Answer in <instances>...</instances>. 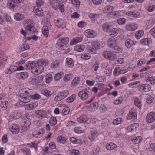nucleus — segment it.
I'll return each mask as SVG.
<instances>
[{
  "label": "nucleus",
  "instance_id": "obj_1",
  "mask_svg": "<svg viewBox=\"0 0 155 155\" xmlns=\"http://www.w3.org/2000/svg\"><path fill=\"white\" fill-rule=\"evenodd\" d=\"M29 90L27 88L21 89L19 90L18 98L21 102L26 103L30 101L31 98L29 92Z\"/></svg>",
  "mask_w": 155,
  "mask_h": 155
},
{
  "label": "nucleus",
  "instance_id": "obj_2",
  "mask_svg": "<svg viewBox=\"0 0 155 155\" xmlns=\"http://www.w3.org/2000/svg\"><path fill=\"white\" fill-rule=\"evenodd\" d=\"M69 39L67 37H64L59 39L57 42V48L60 50H64L66 48L65 45L69 41Z\"/></svg>",
  "mask_w": 155,
  "mask_h": 155
},
{
  "label": "nucleus",
  "instance_id": "obj_3",
  "mask_svg": "<svg viewBox=\"0 0 155 155\" xmlns=\"http://www.w3.org/2000/svg\"><path fill=\"white\" fill-rule=\"evenodd\" d=\"M33 68L31 69V72L34 75H39L42 73L44 70V68L41 65H39L37 62L33 64Z\"/></svg>",
  "mask_w": 155,
  "mask_h": 155
},
{
  "label": "nucleus",
  "instance_id": "obj_4",
  "mask_svg": "<svg viewBox=\"0 0 155 155\" xmlns=\"http://www.w3.org/2000/svg\"><path fill=\"white\" fill-rule=\"evenodd\" d=\"M91 95V91L87 88L80 91L78 93V96L83 100H87Z\"/></svg>",
  "mask_w": 155,
  "mask_h": 155
},
{
  "label": "nucleus",
  "instance_id": "obj_5",
  "mask_svg": "<svg viewBox=\"0 0 155 155\" xmlns=\"http://www.w3.org/2000/svg\"><path fill=\"white\" fill-rule=\"evenodd\" d=\"M69 94V91L68 90H65L62 91L58 93L54 98V100L55 101H60L66 97Z\"/></svg>",
  "mask_w": 155,
  "mask_h": 155
},
{
  "label": "nucleus",
  "instance_id": "obj_6",
  "mask_svg": "<svg viewBox=\"0 0 155 155\" xmlns=\"http://www.w3.org/2000/svg\"><path fill=\"white\" fill-rule=\"evenodd\" d=\"M43 77L42 75L38 76H32L29 79V82L32 84L36 85L41 83L42 81Z\"/></svg>",
  "mask_w": 155,
  "mask_h": 155
},
{
  "label": "nucleus",
  "instance_id": "obj_7",
  "mask_svg": "<svg viewBox=\"0 0 155 155\" xmlns=\"http://www.w3.org/2000/svg\"><path fill=\"white\" fill-rule=\"evenodd\" d=\"M24 26L25 30L31 32L34 26V23L31 20H26L24 22Z\"/></svg>",
  "mask_w": 155,
  "mask_h": 155
},
{
  "label": "nucleus",
  "instance_id": "obj_8",
  "mask_svg": "<svg viewBox=\"0 0 155 155\" xmlns=\"http://www.w3.org/2000/svg\"><path fill=\"white\" fill-rule=\"evenodd\" d=\"M8 128L11 132L14 134H17L20 132V127L16 124H12L9 125Z\"/></svg>",
  "mask_w": 155,
  "mask_h": 155
},
{
  "label": "nucleus",
  "instance_id": "obj_9",
  "mask_svg": "<svg viewBox=\"0 0 155 155\" xmlns=\"http://www.w3.org/2000/svg\"><path fill=\"white\" fill-rule=\"evenodd\" d=\"M35 115L38 119H43L47 117V112L43 110H36L35 112Z\"/></svg>",
  "mask_w": 155,
  "mask_h": 155
},
{
  "label": "nucleus",
  "instance_id": "obj_10",
  "mask_svg": "<svg viewBox=\"0 0 155 155\" xmlns=\"http://www.w3.org/2000/svg\"><path fill=\"white\" fill-rule=\"evenodd\" d=\"M137 113L135 110L132 109L127 114L126 118L128 120L134 121L137 119Z\"/></svg>",
  "mask_w": 155,
  "mask_h": 155
},
{
  "label": "nucleus",
  "instance_id": "obj_11",
  "mask_svg": "<svg viewBox=\"0 0 155 155\" xmlns=\"http://www.w3.org/2000/svg\"><path fill=\"white\" fill-rule=\"evenodd\" d=\"M84 35L87 38H93L96 36L97 32L92 29H87L85 31Z\"/></svg>",
  "mask_w": 155,
  "mask_h": 155
},
{
  "label": "nucleus",
  "instance_id": "obj_12",
  "mask_svg": "<svg viewBox=\"0 0 155 155\" xmlns=\"http://www.w3.org/2000/svg\"><path fill=\"white\" fill-rule=\"evenodd\" d=\"M103 55L105 58H108L111 61L114 60L116 57V55L115 54H113L110 51L104 52L103 53Z\"/></svg>",
  "mask_w": 155,
  "mask_h": 155
},
{
  "label": "nucleus",
  "instance_id": "obj_13",
  "mask_svg": "<svg viewBox=\"0 0 155 155\" xmlns=\"http://www.w3.org/2000/svg\"><path fill=\"white\" fill-rule=\"evenodd\" d=\"M146 121L148 123H150L155 121V113L151 112L148 113L146 116Z\"/></svg>",
  "mask_w": 155,
  "mask_h": 155
},
{
  "label": "nucleus",
  "instance_id": "obj_14",
  "mask_svg": "<svg viewBox=\"0 0 155 155\" xmlns=\"http://www.w3.org/2000/svg\"><path fill=\"white\" fill-rule=\"evenodd\" d=\"M138 28L137 24L134 22H131L126 25L125 28L127 31H131L137 29Z\"/></svg>",
  "mask_w": 155,
  "mask_h": 155
},
{
  "label": "nucleus",
  "instance_id": "obj_15",
  "mask_svg": "<svg viewBox=\"0 0 155 155\" xmlns=\"http://www.w3.org/2000/svg\"><path fill=\"white\" fill-rule=\"evenodd\" d=\"M139 91L141 92H147L151 89L150 86L147 84L142 83L140 85L139 88Z\"/></svg>",
  "mask_w": 155,
  "mask_h": 155
},
{
  "label": "nucleus",
  "instance_id": "obj_16",
  "mask_svg": "<svg viewBox=\"0 0 155 155\" xmlns=\"http://www.w3.org/2000/svg\"><path fill=\"white\" fill-rule=\"evenodd\" d=\"M125 14V11L124 10L112 12L110 14V16L112 18H115L120 16H124Z\"/></svg>",
  "mask_w": 155,
  "mask_h": 155
},
{
  "label": "nucleus",
  "instance_id": "obj_17",
  "mask_svg": "<svg viewBox=\"0 0 155 155\" xmlns=\"http://www.w3.org/2000/svg\"><path fill=\"white\" fill-rule=\"evenodd\" d=\"M44 131L42 129H39L34 130L33 132V135L34 137L37 138H40L44 134Z\"/></svg>",
  "mask_w": 155,
  "mask_h": 155
},
{
  "label": "nucleus",
  "instance_id": "obj_18",
  "mask_svg": "<svg viewBox=\"0 0 155 155\" xmlns=\"http://www.w3.org/2000/svg\"><path fill=\"white\" fill-rule=\"evenodd\" d=\"M93 47L94 48L97 50L101 48L105 45L104 43L96 41H92L89 42Z\"/></svg>",
  "mask_w": 155,
  "mask_h": 155
},
{
  "label": "nucleus",
  "instance_id": "obj_19",
  "mask_svg": "<svg viewBox=\"0 0 155 155\" xmlns=\"http://www.w3.org/2000/svg\"><path fill=\"white\" fill-rule=\"evenodd\" d=\"M38 105V104L37 102H34L25 105L24 107L26 110L30 111L35 109Z\"/></svg>",
  "mask_w": 155,
  "mask_h": 155
},
{
  "label": "nucleus",
  "instance_id": "obj_20",
  "mask_svg": "<svg viewBox=\"0 0 155 155\" xmlns=\"http://www.w3.org/2000/svg\"><path fill=\"white\" fill-rule=\"evenodd\" d=\"M8 57L6 55H4L0 59V69L4 68L8 61Z\"/></svg>",
  "mask_w": 155,
  "mask_h": 155
},
{
  "label": "nucleus",
  "instance_id": "obj_21",
  "mask_svg": "<svg viewBox=\"0 0 155 155\" xmlns=\"http://www.w3.org/2000/svg\"><path fill=\"white\" fill-rule=\"evenodd\" d=\"M107 43L109 47L113 48L118 45L116 40L114 38H109L107 41Z\"/></svg>",
  "mask_w": 155,
  "mask_h": 155
},
{
  "label": "nucleus",
  "instance_id": "obj_22",
  "mask_svg": "<svg viewBox=\"0 0 155 155\" xmlns=\"http://www.w3.org/2000/svg\"><path fill=\"white\" fill-rule=\"evenodd\" d=\"M33 10L35 14L38 17L42 16L43 15V11L42 9L38 7H34Z\"/></svg>",
  "mask_w": 155,
  "mask_h": 155
},
{
  "label": "nucleus",
  "instance_id": "obj_23",
  "mask_svg": "<svg viewBox=\"0 0 155 155\" xmlns=\"http://www.w3.org/2000/svg\"><path fill=\"white\" fill-rule=\"evenodd\" d=\"M113 26L112 23L111 22H106L102 25L103 31L106 32H109L110 30V28Z\"/></svg>",
  "mask_w": 155,
  "mask_h": 155
},
{
  "label": "nucleus",
  "instance_id": "obj_24",
  "mask_svg": "<svg viewBox=\"0 0 155 155\" xmlns=\"http://www.w3.org/2000/svg\"><path fill=\"white\" fill-rule=\"evenodd\" d=\"M55 23L56 25L58 28H64L66 27L65 21L61 19L57 20Z\"/></svg>",
  "mask_w": 155,
  "mask_h": 155
},
{
  "label": "nucleus",
  "instance_id": "obj_25",
  "mask_svg": "<svg viewBox=\"0 0 155 155\" xmlns=\"http://www.w3.org/2000/svg\"><path fill=\"white\" fill-rule=\"evenodd\" d=\"M154 21V18L150 17L145 21L146 27L148 28L151 27L153 25Z\"/></svg>",
  "mask_w": 155,
  "mask_h": 155
},
{
  "label": "nucleus",
  "instance_id": "obj_26",
  "mask_svg": "<svg viewBox=\"0 0 155 155\" xmlns=\"http://www.w3.org/2000/svg\"><path fill=\"white\" fill-rule=\"evenodd\" d=\"M16 6V4L13 0H8L6 4L7 7L11 10H13Z\"/></svg>",
  "mask_w": 155,
  "mask_h": 155
},
{
  "label": "nucleus",
  "instance_id": "obj_27",
  "mask_svg": "<svg viewBox=\"0 0 155 155\" xmlns=\"http://www.w3.org/2000/svg\"><path fill=\"white\" fill-rule=\"evenodd\" d=\"M139 126V124L137 123H134L129 126L126 130L129 132L135 131Z\"/></svg>",
  "mask_w": 155,
  "mask_h": 155
},
{
  "label": "nucleus",
  "instance_id": "obj_28",
  "mask_svg": "<svg viewBox=\"0 0 155 155\" xmlns=\"http://www.w3.org/2000/svg\"><path fill=\"white\" fill-rule=\"evenodd\" d=\"M29 76V74L26 72H22L18 73L17 77L20 79L24 80Z\"/></svg>",
  "mask_w": 155,
  "mask_h": 155
},
{
  "label": "nucleus",
  "instance_id": "obj_29",
  "mask_svg": "<svg viewBox=\"0 0 155 155\" xmlns=\"http://www.w3.org/2000/svg\"><path fill=\"white\" fill-rule=\"evenodd\" d=\"M65 64L66 66L67 67L72 68L74 65L73 60L70 58H67L65 60Z\"/></svg>",
  "mask_w": 155,
  "mask_h": 155
},
{
  "label": "nucleus",
  "instance_id": "obj_30",
  "mask_svg": "<svg viewBox=\"0 0 155 155\" xmlns=\"http://www.w3.org/2000/svg\"><path fill=\"white\" fill-rule=\"evenodd\" d=\"M17 71V66L15 65H12L7 68L5 71V73L10 74L13 72Z\"/></svg>",
  "mask_w": 155,
  "mask_h": 155
},
{
  "label": "nucleus",
  "instance_id": "obj_31",
  "mask_svg": "<svg viewBox=\"0 0 155 155\" xmlns=\"http://www.w3.org/2000/svg\"><path fill=\"white\" fill-rule=\"evenodd\" d=\"M113 9V6L110 5L104 7L103 10V11L104 13H108L110 15Z\"/></svg>",
  "mask_w": 155,
  "mask_h": 155
},
{
  "label": "nucleus",
  "instance_id": "obj_32",
  "mask_svg": "<svg viewBox=\"0 0 155 155\" xmlns=\"http://www.w3.org/2000/svg\"><path fill=\"white\" fill-rule=\"evenodd\" d=\"M85 48V46L82 44L78 45L74 47V50L77 52H83Z\"/></svg>",
  "mask_w": 155,
  "mask_h": 155
},
{
  "label": "nucleus",
  "instance_id": "obj_33",
  "mask_svg": "<svg viewBox=\"0 0 155 155\" xmlns=\"http://www.w3.org/2000/svg\"><path fill=\"white\" fill-rule=\"evenodd\" d=\"M120 29H117V28H113L110 29L108 32L110 35L111 37H114L116 36L119 32V30Z\"/></svg>",
  "mask_w": 155,
  "mask_h": 155
},
{
  "label": "nucleus",
  "instance_id": "obj_34",
  "mask_svg": "<svg viewBox=\"0 0 155 155\" xmlns=\"http://www.w3.org/2000/svg\"><path fill=\"white\" fill-rule=\"evenodd\" d=\"M24 15L20 13L15 14L14 15V19L17 21H20L22 20L24 18Z\"/></svg>",
  "mask_w": 155,
  "mask_h": 155
},
{
  "label": "nucleus",
  "instance_id": "obj_35",
  "mask_svg": "<svg viewBox=\"0 0 155 155\" xmlns=\"http://www.w3.org/2000/svg\"><path fill=\"white\" fill-rule=\"evenodd\" d=\"M83 39L82 37H77L72 39L71 41L70 44L72 45L81 41Z\"/></svg>",
  "mask_w": 155,
  "mask_h": 155
},
{
  "label": "nucleus",
  "instance_id": "obj_36",
  "mask_svg": "<svg viewBox=\"0 0 155 155\" xmlns=\"http://www.w3.org/2000/svg\"><path fill=\"white\" fill-rule=\"evenodd\" d=\"M98 103L96 102L91 104L88 107V110L91 111L96 110L97 108Z\"/></svg>",
  "mask_w": 155,
  "mask_h": 155
},
{
  "label": "nucleus",
  "instance_id": "obj_37",
  "mask_svg": "<svg viewBox=\"0 0 155 155\" xmlns=\"http://www.w3.org/2000/svg\"><path fill=\"white\" fill-rule=\"evenodd\" d=\"M152 42L150 38H143L140 41V44L144 45H149Z\"/></svg>",
  "mask_w": 155,
  "mask_h": 155
},
{
  "label": "nucleus",
  "instance_id": "obj_38",
  "mask_svg": "<svg viewBox=\"0 0 155 155\" xmlns=\"http://www.w3.org/2000/svg\"><path fill=\"white\" fill-rule=\"evenodd\" d=\"M80 78L78 77H76L72 80L71 85L72 87L78 85L80 83Z\"/></svg>",
  "mask_w": 155,
  "mask_h": 155
},
{
  "label": "nucleus",
  "instance_id": "obj_39",
  "mask_svg": "<svg viewBox=\"0 0 155 155\" xmlns=\"http://www.w3.org/2000/svg\"><path fill=\"white\" fill-rule=\"evenodd\" d=\"M36 62L43 67L47 66L49 64L48 61L45 59H41L38 60Z\"/></svg>",
  "mask_w": 155,
  "mask_h": 155
},
{
  "label": "nucleus",
  "instance_id": "obj_40",
  "mask_svg": "<svg viewBox=\"0 0 155 155\" xmlns=\"http://www.w3.org/2000/svg\"><path fill=\"white\" fill-rule=\"evenodd\" d=\"M88 120V118L85 115H82L77 119V121L80 123H85Z\"/></svg>",
  "mask_w": 155,
  "mask_h": 155
},
{
  "label": "nucleus",
  "instance_id": "obj_41",
  "mask_svg": "<svg viewBox=\"0 0 155 155\" xmlns=\"http://www.w3.org/2000/svg\"><path fill=\"white\" fill-rule=\"evenodd\" d=\"M98 135V132L97 131H94L91 132V134L89 137V138L91 141H94L95 140L96 137Z\"/></svg>",
  "mask_w": 155,
  "mask_h": 155
},
{
  "label": "nucleus",
  "instance_id": "obj_42",
  "mask_svg": "<svg viewBox=\"0 0 155 155\" xmlns=\"http://www.w3.org/2000/svg\"><path fill=\"white\" fill-rule=\"evenodd\" d=\"M61 62L58 61H55L53 62L51 65V68L54 69L60 68Z\"/></svg>",
  "mask_w": 155,
  "mask_h": 155
},
{
  "label": "nucleus",
  "instance_id": "obj_43",
  "mask_svg": "<svg viewBox=\"0 0 155 155\" xmlns=\"http://www.w3.org/2000/svg\"><path fill=\"white\" fill-rule=\"evenodd\" d=\"M144 31L143 30H140L137 31L135 33V36L136 38L139 39L144 35Z\"/></svg>",
  "mask_w": 155,
  "mask_h": 155
},
{
  "label": "nucleus",
  "instance_id": "obj_44",
  "mask_svg": "<svg viewBox=\"0 0 155 155\" xmlns=\"http://www.w3.org/2000/svg\"><path fill=\"white\" fill-rule=\"evenodd\" d=\"M88 16L92 21H95L99 18V15L94 13H90Z\"/></svg>",
  "mask_w": 155,
  "mask_h": 155
},
{
  "label": "nucleus",
  "instance_id": "obj_45",
  "mask_svg": "<svg viewBox=\"0 0 155 155\" xmlns=\"http://www.w3.org/2000/svg\"><path fill=\"white\" fill-rule=\"evenodd\" d=\"M134 44V42L130 39H127L125 42V45L128 48H130Z\"/></svg>",
  "mask_w": 155,
  "mask_h": 155
},
{
  "label": "nucleus",
  "instance_id": "obj_46",
  "mask_svg": "<svg viewBox=\"0 0 155 155\" xmlns=\"http://www.w3.org/2000/svg\"><path fill=\"white\" fill-rule=\"evenodd\" d=\"M31 124L30 120L29 118H27L25 120L22 124V126L23 127L25 128L26 129H28Z\"/></svg>",
  "mask_w": 155,
  "mask_h": 155
},
{
  "label": "nucleus",
  "instance_id": "obj_47",
  "mask_svg": "<svg viewBox=\"0 0 155 155\" xmlns=\"http://www.w3.org/2000/svg\"><path fill=\"white\" fill-rule=\"evenodd\" d=\"M110 122L107 119H105L102 121L101 124V127L105 129H107L108 127L109 124Z\"/></svg>",
  "mask_w": 155,
  "mask_h": 155
},
{
  "label": "nucleus",
  "instance_id": "obj_48",
  "mask_svg": "<svg viewBox=\"0 0 155 155\" xmlns=\"http://www.w3.org/2000/svg\"><path fill=\"white\" fill-rule=\"evenodd\" d=\"M140 81H135L129 83L128 84V85L130 87L135 88L139 86H140Z\"/></svg>",
  "mask_w": 155,
  "mask_h": 155
},
{
  "label": "nucleus",
  "instance_id": "obj_49",
  "mask_svg": "<svg viewBox=\"0 0 155 155\" xmlns=\"http://www.w3.org/2000/svg\"><path fill=\"white\" fill-rule=\"evenodd\" d=\"M66 137L62 136H59L57 138V142L62 144L65 143L66 142Z\"/></svg>",
  "mask_w": 155,
  "mask_h": 155
},
{
  "label": "nucleus",
  "instance_id": "obj_50",
  "mask_svg": "<svg viewBox=\"0 0 155 155\" xmlns=\"http://www.w3.org/2000/svg\"><path fill=\"white\" fill-rule=\"evenodd\" d=\"M4 17L8 24H12V23L13 21L10 15L6 14L4 15Z\"/></svg>",
  "mask_w": 155,
  "mask_h": 155
},
{
  "label": "nucleus",
  "instance_id": "obj_51",
  "mask_svg": "<svg viewBox=\"0 0 155 155\" xmlns=\"http://www.w3.org/2000/svg\"><path fill=\"white\" fill-rule=\"evenodd\" d=\"M106 149L109 150H113L117 147V145L113 143L107 144L106 146Z\"/></svg>",
  "mask_w": 155,
  "mask_h": 155
},
{
  "label": "nucleus",
  "instance_id": "obj_52",
  "mask_svg": "<svg viewBox=\"0 0 155 155\" xmlns=\"http://www.w3.org/2000/svg\"><path fill=\"white\" fill-rule=\"evenodd\" d=\"M42 32L45 37H47L48 36L49 33V30L47 26H44L43 27Z\"/></svg>",
  "mask_w": 155,
  "mask_h": 155
},
{
  "label": "nucleus",
  "instance_id": "obj_53",
  "mask_svg": "<svg viewBox=\"0 0 155 155\" xmlns=\"http://www.w3.org/2000/svg\"><path fill=\"white\" fill-rule=\"evenodd\" d=\"M155 9V5L150 4L146 8V10L149 12L153 11Z\"/></svg>",
  "mask_w": 155,
  "mask_h": 155
},
{
  "label": "nucleus",
  "instance_id": "obj_54",
  "mask_svg": "<svg viewBox=\"0 0 155 155\" xmlns=\"http://www.w3.org/2000/svg\"><path fill=\"white\" fill-rule=\"evenodd\" d=\"M53 79V76L51 74H48L45 76V81L47 84L49 83Z\"/></svg>",
  "mask_w": 155,
  "mask_h": 155
},
{
  "label": "nucleus",
  "instance_id": "obj_55",
  "mask_svg": "<svg viewBox=\"0 0 155 155\" xmlns=\"http://www.w3.org/2000/svg\"><path fill=\"white\" fill-rule=\"evenodd\" d=\"M72 77V75L71 74H66L63 77V81L64 82H67L71 79Z\"/></svg>",
  "mask_w": 155,
  "mask_h": 155
},
{
  "label": "nucleus",
  "instance_id": "obj_56",
  "mask_svg": "<svg viewBox=\"0 0 155 155\" xmlns=\"http://www.w3.org/2000/svg\"><path fill=\"white\" fill-rule=\"evenodd\" d=\"M50 3L54 9L55 10L58 9V3L57 2L56 0H50Z\"/></svg>",
  "mask_w": 155,
  "mask_h": 155
},
{
  "label": "nucleus",
  "instance_id": "obj_57",
  "mask_svg": "<svg viewBox=\"0 0 155 155\" xmlns=\"http://www.w3.org/2000/svg\"><path fill=\"white\" fill-rule=\"evenodd\" d=\"M63 73L62 72H60L55 74L54 76V80L58 81L61 79L62 77Z\"/></svg>",
  "mask_w": 155,
  "mask_h": 155
},
{
  "label": "nucleus",
  "instance_id": "obj_58",
  "mask_svg": "<svg viewBox=\"0 0 155 155\" xmlns=\"http://www.w3.org/2000/svg\"><path fill=\"white\" fill-rule=\"evenodd\" d=\"M41 93L47 97H49L52 94L51 92L47 89L43 90L41 91Z\"/></svg>",
  "mask_w": 155,
  "mask_h": 155
},
{
  "label": "nucleus",
  "instance_id": "obj_59",
  "mask_svg": "<svg viewBox=\"0 0 155 155\" xmlns=\"http://www.w3.org/2000/svg\"><path fill=\"white\" fill-rule=\"evenodd\" d=\"M39 143V142L38 141H35L29 143L28 145L31 148H34L36 150L37 149Z\"/></svg>",
  "mask_w": 155,
  "mask_h": 155
},
{
  "label": "nucleus",
  "instance_id": "obj_60",
  "mask_svg": "<svg viewBox=\"0 0 155 155\" xmlns=\"http://www.w3.org/2000/svg\"><path fill=\"white\" fill-rule=\"evenodd\" d=\"M87 51L92 54H95L96 53L97 50L94 48L92 46H88L87 49Z\"/></svg>",
  "mask_w": 155,
  "mask_h": 155
},
{
  "label": "nucleus",
  "instance_id": "obj_61",
  "mask_svg": "<svg viewBox=\"0 0 155 155\" xmlns=\"http://www.w3.org/2000/svg\"><path fill=\"white\" fill-rule=\"evenodd\" d=\"M76 96V94H73L66 99V101L68 103H71L75 99Z\"/></svg>",
  "mask_w": 155,
  "mask_h": 155
},
{
  "label": "nucleus",
  "instance_id": "obj_62",
  "mask_svg": "<svg viewBox=\"0 0 155 155\" xmlns=\"http://www.w3.org/2000/svg\"><path fill=\"white\" fill-rule=\"evenodd\" d=\"M142 138L140 136H138L132 140V142L135 144H138L140 143L142 140Z\"/></svg>",
  "mask_w": 155,
  "mask_h": 155
},
{
  "label": "nucleus",
  "instance_id": "obj_63",
  "mask_svg": "<svg viewBox=\"0 0 155 155\" xmlns=\"http://www.w3.org/2000/svg\"><path fill=\"white\" fill-rule=\"evenodd\" d=\"M8 101H3L1 102L0 107L2 110H5L6 109L7 107Z\"/></svg>",
  "mask_w": 155,
  "mask_h": 155
},
{
  "label": "nucleus",
  "instance_id": "obj_64",
  "mask_svg": "<svg viewBox=\"0 0 155 155\" xmlns=\"http://www.w3.org/2000/svg\"><path fill=\"white\" fill-rule=\"evenodd\" d=\"M69 153L71 155H79L78 150L75 149H71L69 150Z\"/></svg>",
  "mask_w": 155,
  "mask_h": 155
}]
</instances>
